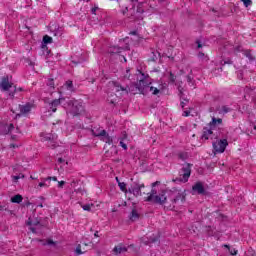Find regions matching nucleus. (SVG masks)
<instances>
[{"mask_svg":"<svg viewBox=\"0 0 256 256\" xmlns=\"http://www.w3.org/2000/svg\"><path fill=\"white\" fill-rule=\"evenodd\" d=\"M142 75V79L137 84V89L140 91L142 95H147L148 93H152V95H159V88L152 86V83L149 82V76H145V74L139 71Z\"/></svg>","mask_w":256,"mask_h":256,"instance_id":"1","label":"nucleus"},{"mask_svg":"<svg viewBox=\"0 0 256 256\" xmlns=\"http://www.w3.org/2000/svg\"><path fill=\"white\" fill-rule=\"evenodd\" d=\"M67 113L73 115V117H77V115H81L83 111H85V107H83V101L81 100H70L65 106Z\"/></svg>","mask_w":256,"mask_h":256,"instance_id":"2","label":"nucleus"},{"mask_svg":"<svg viewBox=\"0 0 256 256\" xmlns=\"http://www.w3.org/2000/svg\"><path fill=\"white\" fill-rule=\"evenodd\" d=\"M144 201L155 203L156 205H165L167 203V196H165V192L157 194V190L152 189L148 196L144 198Z\"/></svg>","mask_w":256,"mask_h":256,"instance_id":"3","label":"nucleus"},{"mask_svg":"<svg viewBox=\"0 0 256 256\" xmlns=\"http://www.w3.org/2000/svg\"><path fill=\"white\" fill-rule=\"evenodd\" d=\"M185 197H187L185 191L175 189L170 192L169 199L173 207H175V205H183L185 203Z\"/></svg>","mask_w":256,"mask_h":256,"instance_id":"4","label":"nucleus"},{"mask_svg":"<svg viewBox=\"0 0 256 256\" xmlns=\"http://www.w3.org/2000/svg\"><path fill=\"white\" fill-rule=\"evenodd\" d=\"M131 2L134 5H137V9L135 12V7L130 9L131 16L134 17V19H143V13H145V0H131Z\"/></svg>","mask_w":256,"mask_h":256,"instance_id":"5","label":"nucleus"},{"mask_svg":"<svg viewBox=\"0 0 256 256\" xmlns=\"http://www.w3.org/2000/svg\"><path fill=\"white\" fill-rule=\"evenodd\" d=\"M123 43H125L124 46L110 47L109 53H112V55H116L117 53H121V51H129V38L120 40V45H123Z\"/></svg>","mask_w":256,"mask_h":256,"instance_id":"6","label":"nucleus"},{"mask_svg":"<svg viewBox=\"0 0 256 256\" xmlns=\"http://www.w3.org/2000/svg\"><path fill=\"white\" fill-rule=\"evenodd\" d=\"M109 87L116 93H120L121 91V95H127L129 93V86L124 87L117 81L109 82Z\"/></svg>","mask_w":256,"mask_h":256,"instance_id":"7","label":"nucleus"},{"mask_svg":"<svg viewBox=\"0 0 256 256\" xmlns=\"http://www.w3.org/2000/svg\"><path fill=\"white\" fill-rule=\"evenodd\" d=\"M145 189V184L134 182L132 186L128 189V193L134 195V197H141V190Z\"/></svg>","mask_w":256,"mask_h":256,"instance_id":"8","label":"nucleus"},{"mask_svg":"<svg viewBox=\"0 0 256 256\" xmlns=\"http://www.w3.org/2000/svg\"><path fill=\"white\" fill-rule=\"evenodd\" d=\"M227 145H229L227 139L217 140L216 142L213 143V149L216 153H225Z\"/></svg>","mask_w":256,"mask_h":256,"instance_id":"9","label":"nucleus"},{"mask_svg":"<svg viewBox=\"0 0 256 256\" xmlns=\"http://www.w3.org/2000/svg\"><path fill=\"white\" fill-rule=\"evenodd\" d=\"M35 107V104L28 102L24 105H19L20 114H17V117H21V115H29L32 109Z\"/></svg>","mask_w":256,"mask_h":256,"instance_id":"10","label":"nucleus"},{"mask_svg":"<svg viewBox=\"0 0 256 256\" xmlns=\"http://www.w3.org/2000/svg\"><path fill=\"white\" fill-rule=\"evenodd\" d=\"M92 133L94 137H103L102 139L103 141H105V143L113 142V140L111 139V136H109L106 130H92Z\"/></svg>","mask_w":256,"mask_h":256,"instance_id":"11","label":"nucleus"},{"mask_svg":"<svg viewBox=\"0 0 256 256\" xmlns=\"http://www.w3.org/2000/svg\"><path fill=\"white\" fill-rule=\"evenodd\" d=\"M181 172L182 178L180 179V181H182V183H187L189 181V178L191 177V164H186L185 166H183Z\"/></svg>","mask_w":256,"mask_h":256,"instance_id":"12","label":"nucleus"},{"mask_svg":"<svg viewBox=\"0 0 256 256\" xmlns=\"http://www.w3.org/2000/svg\"><path fill=\"white\" fill-rule=\"evenodd\" d=\"M13 83L9 82V77L5 76L2 78L1 83H0V89L1 91H9L10 89H13Z\"/></svg>","mask_w":256,"mask_h":256,"instance_id":"13","label":"nucleus"},{"mask_svg":"<svg viewBox=\"0 0 256 256\" xmlns=\"http://www.w3.org/2000/svg\"><path fill=\"white\" fill-rule=\"evenodd\" d=\"M26 225L30 227V231L32 233H37V229H41V223L38 220H33V218H29L26 222Z\"/></svg>","mask_w":256,"mask_h":256,"instance_id":"14","label":"nucleus"},{"mask_svg":"<svg viewBox=\"0 0 256 256\" xmlns=\"http://www.w3.org/2000/svg\"><path fill=\"white\" fill-rule=\"evenodd\" d=\"M65 101V98L60 97L59 99H54L49 103V111H52V113H55L57 111V107L61 105Z\"/></svg>","mask_w":256,"mask_h":256,"instance_id":"15","label":"nucleus"},{"mask_svg":"<svg viewBox=\"0 0 256 256\" xmlns=\"http://www.w3.org/2000/svg\"><path fill=\"white\" fill-rule=\"evenodd\" d=\"M223 125V119L221 118H215V116L212 117V120L208 123V127H210V129H213L215 131V129H219V127H221Z\"/></svg>","mask_w":256,"mask_h":256,"instance_id":"16","label":"nucleus"},{"mask_svg":"<svg viewBox=\"0 0 256 256\" xmlns=\"http://www.w3.org/2000/svg\"><path fill=\"white\" fill-rule=\"evenodd\" d=\"M213 129L211 127H205L203 128V134H202V139L207 141V139H213Z\"/></svg>","mask_w":256,"mask_h":256,"instance_id":"17","label":"nucleus"},{"mask_svg":"<svg viewBox=\"0 0 256 256\" xmlns=\"http://www.w3.org/2000/svg\"><path fill=\"white\" fill-rule=\"evenodd\" d=\"M193 191H197V193L199 195H203V193H205V188L203 187V184H201V182L196 183L193 187H192Z\"/></svg>","mask_w":256,"mask_h":256,"instance_id":"18","label":"nucleus"},{"mask_svg":"<svg viewBox=\"0 0 256 256\" xmlns=\"http://www.w3.org/2000/svg\"><path fill=\"white\" fill-rule=\"evenodd\" d=\"M114 253H116V255H121V253H127V248L125 246H116L113 249Z\"/></svg>","mask_w":256,"mask_h":256,"instance_id":"19","label":"nucleus"},{"mask_svg":"<svg viewBox=\"0 0 256 256\" xmlns=\"http://www.w3.org/2000/svg\"><path fill=\"white\" fill-rule=\"evenodd\" d=\"M116 181L118 183V187L123 191V193H127L129 190H127V184L125 182H119V178L116 177Z\"/></svg>","mask_w":256,"mask_h":256,"instance_id":"20","label":"nucleus"},{"mask_svg":"<svg viewBox=\"0 0 256 256\" xmlns=\"http://www.w3.org/2000/svg\"><path fill=\"white\" fill-rule=\"evenodd\" d=\"M23 202V196L21 194H17L11 198V203H22Z\"/></svg>","mask_w":256,"mask_h":256,"instance_id":"21","label":"nucleus"},{"mask_svg":"<svg viewBox=\"0 0 256 256\" xmlns=\"http://www.w3.org/2000/svg\"><path fill=\"white\" fill-rule=\"evenodd\" d=\"M63 87H64V89H67L68 91H71V92L75 91V89L73 88V81H71V80L66 81V83L64 84Z\"/></svg>","mask_w":256,"mask_h":256,"instance_id":"22","label":"nucleus"},{"mask_svg":"<svg viewBox=\"0 0 256 256\" xmlns=\"http://www.w3.org/2000/svg\"><path fill=\"white\" fill-rule=\"evenodd\" d=\"M129 219L130 221H137V219H139V214L137 213V210H132Z\"/></svg>","mask_w":256,"mask_h":256,"instance_id":"23","label":"nucleus"},{"mask_svg":"<svg viewBox=\"0 0 256 256\" xmlns=\"http://www.w3.org/2000/svg\"><path fill=\"white\" fill-rule=\"evenodd\" d=\"M220 115H225L227 113H231V108L228 106H222L221 109L219 110Z\"/></svg>","mask_w":256,"mask_h":256,"instance_id":"24","label":"nucleus"},{"mask_svg":"<svg viewBox=\"0 0 256 256\" xmlns=\"http://www.w3.org/2000/svg\"><path fill=\"white\" fill-rule=\"evenodd\" d=\"M17 91H23V88H17L16 86H14L13 91H11L9 93V97H11V99H13V97H15V93H17Z\"/></svg>","mask_w":256,"mask_h":256,"instance_id":"25","label":"nucleus"},{"mask_svg":"<svg viewBox=\"0 0 256 256\" xmlns=\"http://www.w3.org/2000/svg\"><path fill=\"white\" fill-rule=\"evenodd\" d=\"M19 179H25V175L19 174V175H16V176H12V181L14 183H17L19 181Z\"/></svg>","mask_w":256,"mask_h":256,"instance_id":"26","label":"nucleus"},{"mask_svg":"<svg viewBox=\"0 0 256 256\" xmlns=\"http://www.w3.org/2000/svg\"><path fill=\"white\" fill-rule=\"evenodd\" d=\"M81 207H82V209H83L84 211H91V208L93 207V203L81 205Z\"/></svg>","mask_w":256,"mask_h":256,"instance_id":"27","label":"nucleus"},{"mask_svg":"<svg viewBox=\"0 0 256 256\" xmlns=\"http://www.w3.org/2000/svg\"><path fill=\"white\" fill-rule=\"evenodd\" d=\"M43 41H44V43H53V38L52 37H50V36H48V35H45L44 37H43Z\"/></svg>","mask_w":256,"mask_h":256,"instance_id":"28","label":"nucleus"},{"mask_svg":"<svg viewBox=\"0 0 256 256\" xmlns=\"http://www.w3.org/2000/svg\"><path fill=\"white\" fill-rule=\"evenodd\" d=\"M186 79H187V83H188V85H190V87H193L195 85L193 82V77H191V75H188L186 77Z\"/></svg>","mask_w":256,"mask_h":256,"instance_id":"29","label":"nucleus"},{"mask_svg":"<svg viewBox=\"0 0 256 256\" xmlns=\"http://www.w3.org/2000/svg\"><path fill=\"white\" fill-rule=\"evenodd\" d=\"M242 1V3H244V6L245 7H249V6H251L252 5V1L251 0H241Z\"/></svg>","mask_w":256,"mask_h":256,"instance_id":"30","label":"nucleus"},{"mask_svg":"<svg viewBox=\"0 0 256 256\" xmlns=\"http://www.w3.org/2000/svg\"><path fill=\"white\" fill-rule=\"evenodd\" d=\"M47 85L48 87L55 89V82H53V79H49Z\"/></svg>","mask_w":256,"mask_h":256,"instance_id":"31","label":"nucleus"},{"mask_svg":"<svg viewBox=\"0 0 256 256\" xmlns=\"http://www.w3.org/2000/svg\"><path fill=\"white\" fill-rule=\"evenodd\" d=\"M76 254H78V255H83V251H81V245H78V246L76 247Z\"/></svg>","mask_w":256,"mask_h":256,"instance_id":"32","label":"nucleus"},{"mask_svg":"<svg viewBox=\"0 0 256 256\" xmlns=\"http://www.w3.org/2000/svg\"><path fill=\"white\" fill-rule=\"evenodd\" d=\"M245 55L246 57L249 58L250 61H254L255 58H253V55H251V52H246Z\"/></svg>","mask_w":256,"mask_h":256,"instance_id":"33","label":"nucleus"},{"mask_svg":"<svg viewBox=\"0 0 256 256\" xmlns=\"http://www.w3.org/2000/svg\"><path fill=\"white\" fill-rule=\"evenodd\" d=\"M15 129V126H13V124H10L8 126V133H12V131Z\"/></svg>","mask_w":256,"mask_h":256,"instance_id":"34","label":"nucleus"},{"mask_svg":"<svg viewBox=\"0 0 256 256\" xmlns=\"http://www.w3.org/2000/svg\"><path fill=\"white\" fill-rule=\"evenodd\" d=\"M63 185H65V181H59V182H58V187H59L60 189H63Z\"/></svg>","mask_w":256,"mask_h":256,"instance_id":"35","label":"nucleus"},{"mask_svg":"<svg viewBox=\"0 0 256 256\" xmlns=\"http://www.w3.org/2000/svg\"><path fill=\"white\" fill-rule=\"evenodd\" d=\"M120 145L122 146V149L127 150V144H125L123 141H120Z\"/></svg>","mask_w":256,"mask_h":256,"instance_id":"36","label":"nucleus"},{"mask_svg":"<svg viewBox=\"0 0 256 256\" xmlns=\"http://www.w3.org/2000/svg\"><path fill=\"white\" fill-rule=\"evenodd\" d=\"M170 81H172V83H175V75H173V73H170Z\"/></svg>","mask_w":256,"mask_h":256,"instance_id":"37","label":"nucleus"},{"mask_svg":"<svg viewBox=\"0 0 256 256\" xmlns=\"http://www.w3.org/2000/svg\"><path fill=\"white\" fill-rule=\"evenodd\" d=\"M237 250H235V249H231L230 250V255H237Z\"/></svg>","mask_w":256,"mask_h":256,"instance_id":"38","label":"nucleus"},{"mask_svg":"<svg viewBox=\"0 0 256 256\" xmlns=\"http://www.w3.org/2000/svg\"><path fill=\"white\" fill-rule=\"evenodd\" d=\"M190 113L191 112H189V111H184L183 112V117H189Z\"/></svg>","mask_w":256,"mask_h":256,"instance_id":"39","label":"nucleus"},{"mask_svg":"<svg viewBox=\"0 0 256 256\" xmlns=\"http://www.w3.org/2000/svg\"><path fill=\"white\" fill-rule=\"evenodd\" d=\"M48 181H57V177L53 176V177H48L47 178Z\"/></svg>","mask_w":256,"mask_h":256,"instance_id":"40","label":"nucleus"},{"mask_svg":"<svg viewBox=\"0 0 256 256\" xmlns=\"http://www.w3.org/2000/svg\"><path fill=\"white\" fill-rule=\"evenodd\" d=\"M44 245H55V242H53V240H49L47 243H44Z\"/></svg>","mask_w":256,"mask_h":256,"instance_id":"41","label":"nucleus"},{"mask_svg":"<svg viewBox=\"0 0 256 256\" xmlns=\"http://www.w3.org/2000/svg\"><path fill=\"white\" fill-rule=\"evenodd\" d=\"M39 187H47V184L45 182H40L38 184Z\"/></svg>","mask_w":256,"mask_h":256,"instance_id":"42","label":"nucleus"},{"mask_svg":"<svg viewBox=\"0 0 256 256\" xmlns=\"http://www.w3.org/2000/svg\"><path fill=\"white\" fill-rule=\"evenodd\" d=\"M198 57H199V59H203V57H205V53L200 52V53L198 54Z\"/></svg>","mask_w":256,"mask_h":256,"instance_id":"43","label":"nucleus"},{"mask_svg":"<svg viewBox=\"0 0 256 256\" xmlns=\"http://www.w3.org/2000/svg\"><path fill=\"white\" fill-rule=\"evenodd\" d=\"M98 9H99L98 7L92 8V10H91L92 14L95 15V13L97 12Z\"/></svg>","mask_w":256,"mask_h":256,"instance_id":"44","label":"nucleus"},{"mask_svg":"<svg viewBox=\"0 0 256 256\" xmlns=\"http://www.w3.org/2000/svg\"><path fill=\"white\" fill-rule=\"evenodd\" d=\"M129 12V8L125 7V10L122 11L123 15H127V13Z\"/></svg>","mask_w":256,"mask_h":256,"instance_id":"45","label":"nucleus"},{"mask_svg":"<svg viewBox=\"0 0 256 256\" xmlns=\"http://www.w3.org/2000/svg\"><path fill=\"white\" fill-rule=\"evenodd\" d=\"M0 211H7V207L2 206L1 203H0Z\"/></svg>","mask_w":256,"mask_h":256,"instance_id":"46","label":"nucleus"},{"mask_svg":"<svg viewBox=\"0 0 256 256\" xmlns=\"http://www.w3.org/2000/svg\"><path fill=\"white\" fill-rule=\"evenodd\" d=\"M58 163H65V160L63 158H58Z\"/></svg>","mask_w":256,"mask_h":256,"instance_id":"47","label":"nucleus"},{"mask_svg":"<svg viewBox=\"0 0 256 256\" xmlns=\"http://www.w3.org/2000/svg\"><path fill=\"white\" fill-rule=\"evenodd\" d=\"M11 149H15V147H19L18 145L15 144H10Z\"/></svg>","mask_w":256,"mask_h":256,"instance_id":"48","label":"nucleus"},{"mask_svg":"<svg viewBox=\"0 0 256 256\" xmlns=\"http://www.w3.org/2000/svg\"><path fill=\"white\" fill-rule=\"evenodd\" d=\"M197 44H198V49H201L202 47L201 42L198 41Z\"/></svg>","mask_w":256,"mask_h":256,"instance_id":"49","label":"nucleus"},{"mask_svg":"<svg viewBox=\"0 0 256 256\" xmlns=\"http://www.w3.org/2000/svg\"><path fill=\"white\" fill-rule=\"evenodd\" d=\"M231 64V61H224L223 65Z\"/></svg>","mask_w":256,"mask_h":256,"instance_id":"50","label":"nucleus"},{"mask_svg":"<svg viewBox=\"0 0 256 256\" xmlns=\"http://www.w3.org/2000/svg\"><path fill=\"white\" fill-rule=\"evenodd\" d=\"M70 185L71 187H75V181H72Z\"/></svg>","mask_w":256,"mask_h":256,"instance_id":"51","label":"nucleus"},{"mask_svg":"<svg viewBox=\"0 0 256 256\" xmlns=\"http://www.w3.org/2000/svg\"><path fill=\"white\" fill-rule=\"evenodd\" d=\"M186 69H187V71H188L189 73H192V70H191L190 67H187Z\"/></svg>","mask_w":256,"mask_h":256,"instance_id":"52","label":"nucleus"},{"mask_svg":"<svg viewBox=\"0 0 256 256\" xmlns=\"http://www.w3.org/2000/svg\"><path fill=\"white\" fill-rule=\"evenodd\" d=\"M94 237H99V232H95Z\"/></svg>","mask_w":256,"mask_h":256,"instance_id":"53","label":"nucleus"},{"mask_svg":"<svg viewBox=\"0 0 256 256\" xmlns=\"http://www.w3.org/2000/svg\"><path fill=\"white\" fill-rule=\"evenodd\" d=\"M181 107H185V102H181Z\"/></svg>","mask_w":256,"mask_h":256,"instance_id":"54","label":"nucleus"},{"mask_svg":"<svg viewBox=\"0 0 256 256\" xmlns=\"http://www.w3.org/2000/svg\"><path fill=\"white\" fill-rule=\"evenodd\" d=\"M179 157H180V159H185V158L183 157V154H180Z\"/></svg>","mask_w":256,"mask_h":256,"instance_id":"55","label":"nucleus"},{"mask_svg":"<svg viewBox=\"0 0 256 256\" xmlns=\"http://www.w3.org/2000/svg\"><path fill=\"white\" fill-rule=\"evenodd\" d=\"M180 93H183V91L181 90V86L178 87Z\"/></svg>","mask_w":256,"mask_h":256,"instance_id":"56","label":"nucleus"},{"mask_svg":"<svg viewBox=\"0 0 256 256\" xmlns=\"http://www.w3.org/2000/svg\"><path fill=\"white\" fill-rule=\"evenodd\" d=\"M224 247H226V249H230L229 245H227V244H225Z\"/></svg>","mask_w":256,"mask_h":256,"instance_id":"57","label":"nucleus"},{"mask_svg":"<svg viewBox=\"0 0 256 256\" xmlns=\"http://www.w3.org/2000/svg\"><path fill=\"white\" fill-rule=\"evenodd\" d=\"M155 241H157L156 239H153L150 241V243H155Z\"/></svg>","mask_w":256,"mask_h":256,"instance_id":"58","label":"nucleus"},{"mask_svg":"<svg viewBox=\"0 0 256 256\" xmlns=\"http://www.w3.org/2000/svg\"><path fill=\"white\" fill-rule=\"evenodd\" d=\"M136 33H137V32L134 31V32H131L130 34H131V35H136Z\"/></svg>","mask_w":256,"mask_h":256,"instance_id":"59","label":"nucleus"},{"mask_svg":"<svg viewBox=\"0 0 256 256\" xmlns=\"http://www.w3.org/2000/svg\"><path fill=\"white\" fill-rule=\"evenodd\" d=\"M38 207L43 208V204H39Z\"/></svg>","mask_w":256,"mask_h":256,"instance_id":"60","label":"nucleus"},{"mask_svg":"<svg viewBox=\"0 0 256 256\" xmlns=\"http://www.w3.org/2000/svg\"><path fill=\"white\" fill-rule=\"evenodd\" d=\"M123 59H124L125 63H127V58L123 57Z\"/></svg>","mask_w":256,"mask_h":256,"instance_id":"61","label":"nucleus"},{"mask_svg":"<svg viewBox=\"0 0 256 256\" xmlns=\"http://www.w3.org/2000/svg\"><path fill=\"white\" fill-rule=\"evenodd\" d=\"M47 140H48V141H51V137H48Z\"/></svg>","mask_w":256,"mask_h":256,"instance_id":"62","label":"nucleus"},{"mask_svg":"<svg viewBox=\"0 0 256 256\" xmlns=\"http://www.w3.org/2000/svg\"><path fill=\"white\" fill-rule=\"evenodd\" d=\"M129 71H130L129 69H128V70H126V73H129Z\"/></svg>","mask_w":256,"mask_h":256,"instance_id":"63","label":"nucleus"},{"mask_svg":"<svg viewBox=\"0 0 256 256\" xmlns=\"http://www.w3.org/2000/svg\"><path fill=\"white\" fill-rule=\"evenodd\" d=\"M12 139H15V136H12Z\"/></svg>","mask_w":256,"mask_h":256,"instance_id":"64","label":"nucleus"}]
</instances>
